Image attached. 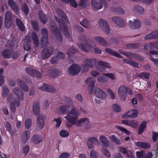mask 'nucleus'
<instances>
[{
	"label": "nucleus",
	"instance_id": "864d4df0",
	"mask_svg": "<svg viewBox=\"0 0 158 158\" xmlns=\"http://www.w3.org/2000/svg\"><path fill=\"white\" fill-rule=\"evenodd\" d=\"M105 75L107 76L108 79L109 78L112 80H114L116 78V76L114 73H106Z\"/></svg>",
	"mask_w": 158,
	"mask_h": 158
},
{
	"label": "nucleus",
	"instance_id": "423d86ee",
	"mask_svg": "<svg viewBox=\"0 0 158 158\" xmlns=\"http://www.w3.org/2000/svg\"><path fill=\"white\" fill-rule=\"evenodd\" d=\"M95 67L97 70L102 72L105 71V68H110L109 64L106 62L102 61H99Z\"/></svg>",
	"mask_w": 158,
	"mask_h": 158
},
{
	"label": "nucleus",
	"instance_id": "72a5a7b5",
	"mask_svg": "<svg viewBox=\"0 0 158 158\" xmlns=\"http://www.w3.org/2000/svg\"><path fill=\"white\" fill-rule=\"evenodd\" d=\"M39 17L40 21L43 23L45 24L47 22L46 16L45 15L42 11H40L39 12Z\"/></svg>",
	"mask_w": 158,
	"mask_h": 158
},
{
	"label": "nucleus",
	"instance_id": "1a4fd4ad",
	"mask_svg": "<svg viewBox=\"0 0 158 158\" xmlns=\"http://www.w3.org/2000/svg\"><path fill=\"white\" fill-rule=\"evenodd\" d=\"M121 123L125 125L131 127L133 128H136L138 127V123L135 120H123L121 121Z\"/></svg>",
	"mask_w": 158,
	"mask_h": 158
},
{
	"label": "nucleus",
	"instance_id": "e2e57ef3",
	"mask_svg": "<svg viewBox=\"0 0 158 158\" xmlns=\"http://www.w3.org/2000/svg\"><path fill=\"white\" fill-rule=\"evenodd\" d=\"M138 76L141 78L148 79L149 77V74L146 73H142L139 74Z\"/></svg>",
	"mask_w": 158,
	"mask_h": 158
},
{
	"label": "nucleus",
	"instance_id": "49530a36",
	"mask_svg": "<svg viewBox=\"0 0 158 158\" xmlns=\"http://www.w3.org/2000/svg\"><path fill=\"white\" fill-rule=\"evenodd\" d=\"M106 51L109 53L111 54L112 55L117 56L119 58H121L122 56L120 55L118 53L116 52H115L113 51L111 49H110L106 48Z\"/></svg>",
	"mask_w": 158,
	"mask_h": 158
},
{
	"label": "nucleus",
	"instance_id": "6e6552de",
	"mask_svg": "<svg viewBox=\"0 0 158 158\" xmlns=\"http://www.w3.org/2000/svg\"><path fill=\"white\" fill-rule=\"evenodd\" d=\"M12 16L9 11H7L5 15V25L6 27L9 29L12 25Z\"/></svg>",
	"mask_w": 158,
	"mask_h": 158
},
{
	"label": "nucleus",
	"instance_id": "37998d69",
	"mask_svg": "<svg viewBox=\"0 0 158 158\" xmlns=\"http://www.w3.org/2000/svg\"><path fill=\"white\" fill-rule=\"evenodd\" d=\"M112 20L113 22L120 26H121V24L123 23L122 20L120 18L117 17H113Z\"/></svg>",
	"mask_w": 158,
	"mask_h": 158
},
{
	"label": "nucleus",
	"instance_id": "69168bd1",
	"mask_svg": "<svg viewBox=\"0 0 158 158\" xmlns=\"http://www.w3.org/2000/svg\"><path fill=\"white\" fill-rule=\"evenodd\" d=\"M31 23L34 29L36 31H39V28L38 26V24L37 23L34 21H31Z\"/></svg>",
	"mask_w": 158,
	"mask_h": 158
},
{
	"label": "nucleus",
	"instance_id": "412c9836",
	"mask_svg": "<svg viewBox=\"0 0 158 158\" xmlns=\"http://www.w3.org/2000/svg\"><path fill=\"white\" fill-rule=\"evenodd\" d=\"M25 70L28 74L31 75L33 76L35 75L36 77L39 78L42 77V75L40 73L35 70L30 68H26L25 69Z\"/></svg>",
	"mask_w": 158,
	"mask_h": 158
},
{
	"label": "nucleus",
	"instance_id": "a19ab883",
	"mask_svg": "<svg viewBox=\"0 0 158 158\" xmlns=\"http://www.w3.org/2000/svg\"><path fill=\"white\" fill-rule=\"evenodd\" d=\"M9 90L8 88L5 86L2 88V95L4 98H6L8 95Z\"/></svg>",
	"mask_w": 158,
	"mask_h": 158
},
{
	"label": "nucleus",
	"instance_id": "7c9ffc66",
	"mask_svg": "<svg viewBox=\"0 0 158 158\" xmlns=\"http://www.w3.org/2000/svg\"><path fill=\"white\" fill-rule=\"evenodd\" d=\"M15 104L17 106H19L20 101L18 99L16 98L15 99V103L14 102H11L10 103V107L12 111L13 112H15Z\"/></svg>",
	"mask_w": 158,
	"mask_h": 158
},
{
	"label": "nucleus",
	"instance_id": "aec40b11",
	"mask_svg": "<svg viewBox=\"0 0 158 158\" xmlns=\"http://www.w3.org/2000/svg\"><path fill=\"white\" fill-rule=\"evenodd\" d=\"M8 4L16 14L19 13V10L15 3L13 0H9Z\"/></svg>",
	"mask_w": 158,
	"mask_h": 158
},
{
	"label": "nucleus",
	"instance_id": "a878e982",
	"mask_svg": "<svg viewBox=\"0 0 158 158\" xmlns=\"http://www.w3.org/2000/svg\"><path fill=\"white\" fill-rule=\"evenodd\" d=\"M129 25L130 26L133 27L135 28H139L141 26V23L138 19H136L134 21L133 23L130 21L128 23Z\"/></svg>",
	"mask_w": 158,
	"mask_h": 158
},
{
	"label": "nucleus",
	"instance_id": "b1692460",
	"mask_svg": "<svg viewBox=\"0 0 158 158\" xmlns=\"http://www.w3.org/2000/svg\"><path fill=\"white\" fill-rule=\"evenodd\" d=\"M40 89L41 90L47 91L50 92H53L55 90L54 89L52 86L45 84H43L42 87H40Z\"/></svg>",
	"mask_w": 158,
	"mask_h": 158
},
{
	"label": "nucleus",
	"instance_id": "ddd939ff",
	"mask_svg": "<svg viewBox=\"0 0 158 158\" xmlns=\"http://www.w3.org/2000/svg\"><path fill=\"white\" fill-rule=\"evenodd\" d=\"M99 141L103 147L106 148L109 147V141L105 136L103 135H100L99 137Z\"/></svg>",
	"mask_w": 158,
	"mask_h": 158
},
{
	"label": "nucleus",
	"instance_id": "5fc2aeb1",
	"mask_svg": "<svg viewBox=\"0 0 158 158\" xmlns=\"http://www.w3.org/2000/svg\"><path fill=\"white\" fill-rule=\"evenodd\" d=\"M76 52V50L73 47H71L67 52V54L69 57H70L72 55Z\"/></svg>",
	"mask_w": 158,
	"mask_h": 158
},
{
	"label": "nucleus",
	"instance_id": "a18cd8bd",
	"mask_svg": "<svg viewBox=\"0 0 158 158\" xmlns=\"http://www.w3.org/2000/svg\"><path fill=\"white\" fill-rule=\"evenodd\" d=\"M115 127L117 129L120 130L122 132H123L127 135H130V132L126 129L122 127H120L118 126H116Z\"/></svg>",
	"mask_w": 158,
	"mask_h": 158
},
{
	"label": "nucleus",
	"instance_id": "2f4dec72",
	"mask_svg": "<svg viewBox=\"0 0 158 158\" xmlns=\"http://www.w3.org/2000/svg\"><path fill=\"white\" fill-rule=\"evenodd\" d=\"M97 81L100 82L106 83L108 81L109 79L107 78V76L105 75V73H104L103 75L98 76Z\"/></svg>",
	"mask_w": 158,
	"mask_h": 158
},
{
	"label": "nucleus",
	"instance_id": "0e129e2a",
	"mask_svg": "<svg viewBox=\"0 0 158 158\" xmlns=\"http://www.w3.org/2000/svg\"><path fill=\"white\" fill-rule=\"evenodd\" d=\"M30 150V147L28 145L24 146L23 148V152L24 154H27L29 152Z\"/></svg>",
	"mask_w": 158,
	"mask_h": 158
},
{
	"label": "nucleus",
	"instance_id": "ea45409f",
	"mask_svg": "<svg viewBox=\"0 0 158 158\" xmlns=\"http://www.w3.org/2000/svg\"><path fill=\"white\" fill-rule=\"evenodd\" d=\"M16 21L17 24L19 29L21 31H24L25 29V27L21 21L19 19H16Z\"/></svg>",
	"mask_w": 158,
	"mask_h": 158
},
{
	"label": "nucleus",
	"instance_id": "9d476101",
	"mask_svg": "<svg viewBox=\"0 0 158 158\" xmlns=\"http://www.w3.org/2000/svg\"><path fill=\"white\" fill-rule=\"evenodd\" d=\"M95 82V81L93 78L91 77H88L86 79V83L88 84L89 83L88 87V90L89 93H92L93 92Z\"/></svg>",
	"mask_w": 158,
	"mask_h": 158
},
{
	"label": "nucleus",
	"instance_id": "13d9d810",
	"mask_svg": "<svg viewBox=\"0 0 158 158\" xmlns=\"http://www.w3.org/2000/svg\"><path fill=\"white\" fill-rule=\"evenodd\" d=\"M89 67H90L88 66L86 63H84V64H82V65L81 69L82 72L85 73L88 71Z\"/></svg>",
	"mask_w": 158,
	"mask_h": 158
},
{
	"label": "nucleus",
	"instance_id": "0eeeda50",
	"mask_svg": "<svg viewBox=\"0 0 158 158\" xmlns=\"http://www.w3.org/2000/svg\"><path fill=\"white\" fill-rule=\"evenodd\" d=\"M97 0H91V6L94 10H97L101 9L102 7L103 3H105V0H100L99 2H97Z\"/></svg>",
	"mask_w": 158,
	"mask_h": 158
},
{
	"label": "nucleus",
	"instance_id": "f3484780",
	"mask_svg": "<svg viewBox=\"0 0 158 158\" xmlns=\"http://www.w3.org/2000/svg\"><path fill=\"white\" fill-rule=\"evenodd\" d=\"M53 49L52 48H45L42 52V56L44 58H46L49 57L53 52Z\"/></svg>",
	"mask_w": 158,
	"mask_h": 158
},
{
	"label": "nucleus",
	"instance_id": "79ce46f5",
	"mask_svg": "<svg viewBox=\"0 0 158 158\" xmlns=\"http://www.w3.org/2000/svg\"><path fill=\"white\" fill-rule=\"evenodd\" d=\"M6 131H8L10 132L11 136H13L15 134V133L13 132L12 131L11 126L9 123L8 122H6Z\"/></svg>",
	"mask_w": 158,
	"mask_h": 158
},
{
	"label": "nucleus",
	"instance_id": "4468645a",
	"mask_svg": "<svg viewBox=\"0 0 158 158\" xmlns=\"http://www.w3.org/2000/svg\"><path fill=\"white\" fill-rule=\"evenodd\" d=\"M97 143H98L97 138L94 137H90L88 139L87 145L89 148L92 149L94 147V144Z\"/></svg>",
	"mask_w": 158,
	"mask_h": 158
},
{
	"label": "nucleus",
	"instance_id": "338daca9",
	"mask_svg": "<svg viewBox=\"0 0 158 158\" xmlns=\"http://www.w3.org/2000/svg\"><path fill=\"white\" fill-rule=\"evenodd\" d=\"M131 103L134 107H136L137 106V102L136 98H133L131 100Z\"/></svg>",
	"mask_w": 158,
	"mask_h": 158
},
{
	"label": "nucleus",
	"instance_id": "dca6fc26",
	"mask_svg": "<svg viewBox=\"0 0 158 158\" xmlns=\"http://www.w3.org/2000/svg\"><path fill=\"white\" fill-rule=\"evenodd\" d=\"M94 93L97 97L101 99H104L106 97L105 93L98 88L95 89Z\"/></svg>",
	"mask_w": 158,
	"mask_h": 158
},
{
	"label": "nucleus",
	"instance_id": "c9c22d12",
	"mask_svg": "<svg viewBox=\"0 0 158 158\" xmlns=\"http://www.w3.org/2000/svg\"><path fill=\"white\" fill-rule=\"evenodd\" d=\"M31 37L35 45L37 46L39 44V39L37 35L34 32H32Z\"/></svg>",
	"mask_w": 158,
	"mask_h": 158
},
{
	"label": "nucleus",
	"instance_id": "5701e85b",
	"mask_svg": "<svg viewBox=\"0 0 158 158\" xmlns=\"http://www.w3.org/2000/svg\"><path fill=\"white\" fill-rule=\"evenodd\" d=\"M109 138L111 141L116 144L120 145L122 143V141L118 139L115 135H110Z\"/></svg>",
	"mask_w": 158,
	"mask_h": 158
},
{
	"label": "nucleus",
	"instance_id": "6ab92c4d",
	"mask_svg": "<svg viewBox=\"0 0 158 158\" xmlns=\"http://www.w3.org/2000/svg\"><path fill=\"white\" fill-rule=\"evenodd\" d=\"M13 92L20 99L23 100V94L19 88L15 87L13 89Z\"/></svg>",
	"mask_w": 158,
	"mask_h": 158
},
{
	"label": "nucleus",
	"instance_id": "bb28decb",
	"mask_svg": "<svg viewBox=\"0 0 158 158\" xmlns=\"http://www.w3.org/2000/svg\"><path fill=\"white\" fill-rule=\"evenodd\" d=\"M17 83L21 89L24 91L27 92L28 90V88L27 85L21 80L18 79L17 80Z\"/></svg>",
	"mask_w": 158,
	"mask_h": 158
},
{
	"label": "nucleus",
	"instance_id": "8fccbe9b",
	"mask_svg": "<svg viewBox=\"0 0 158 158\" xmlns=\"http://www.w3.org/2000/svg\"><path fill=\"white\" fill-rule=\"evenodd\" d=\"M2 55L5 58H9L11 57V53L8 50L4 51L2 53Z\"/></svg>",
	"mask_w": 158,
	"mask_h": 158
},
{
	"label": "nucleus",
	"instance_id": "473e14b6",
	"mask_svg": "<svg viewBox=\"0 0 158 158\" xmlns=\"http://www.w3.org/2000/svg\"><path fill=\"white\" fill-rule=\"evenodd\" d=\"M158 37V31H156L146 36L145 39H149Z\"/></svg>",
	"mask_w": 158,
	"mask_h": 158
},
{
	"label": "nucleus",
	"instance_id": "39448f33",
	"mask_svg": "<svg viewBox=\"0 0 158 158\" xmlns=\"http://www.w3.org/2000/svg\"><path fill=\"white\" fill-rule=\"evenodd\" d=\"M138 115V111L137 109H133L127 111L122 116L123 118H137Z\"/></svg>",
	"mask_w": 158,
	"mask_h": 158
},
{
	"label": "nucleus",
	"instance_id": "c03bdc74",
	"mask_svg": "<svg viewBox=\"0 0 158 158\" xmlns=\"http://www.w3.org/2000/svg\"><path fill=\"white\" fill-rule=\"evenodd\" d=\"M95 40L98 42L103 45H106V41L103 38L99 37L94 38Z\"/></svg>",
	"mask_w": 158,
	"mask_h": 158
},
{
	"label": "nucleus",
	"instance_id": "052dcab7",
	"mask_svg": "<svg viewBox=\"0 0 158 158\" xmlns=\"http://www.w3.org/2000/svg\"><path fill=\"white\" fill-rule=\"evenodd\" d=\"M145 153L143 151H140L136 152V156L137 158H143L145 156Z\"/></svg>",
	"mask_w": 158,
	"mask_h": 158
},
{
	"label": "nucleus",
	"instance_id": "f704fd0d",
	"mask_svg": "<svg viewBox=\"0 0 158 158\" xmlns=\"http://www.w3.org/2000/svg\"><path fill=\"white\" fill-rule=\"evenodd\" d=\"M96 60L95 59H86L84 61V63H86L90 67H93L96 63Z\"/></svg>",
	"mask_w": 158,
	"mask_h": 158
},
{
	"label": "nucleus",
	"instance_id": "603ef678",
	"mask_svg": "<svg viewBox=\"0 0 158 158\" xmlns=\"http://www.w3.org/2000/svg\"><path fill=\"white\" fill-rule=\"evenodd\" d=\"M32 124L31 121V119L28 118L26 119L25 122V127L27 128H29Z\"/></svg>",
	"mask_w": 158,
	"mask_h": 158
},
{
	"label": "nucleus",
	"instance_id": "680f3d73",
	"mask_svg": "<svg viewBox=\"0 0 158 158\" xmlns=\"http://www.w3.org/2000/svg\"><path fill=\"white\" fill-rule=\"evenodd\" d=\"M3 71L2 69H0V86L2 85L4 82V77L2 75Z\"/></svg>",
	"mask_w": 158,
	"mask_h": 158
},
{
	"label": "nucleus",
	"instance_id": "3c124183",
	"mask_svg": "<svg viewBox=\"0 0 158 158\" xmlns=\"http://www.w3.org/2000/svg\"><path fill=\"white\" fill-rule=\"evenodd\" d=\"M60 135L62 137H66L68 136L69 133L68 131L65 130H62L60 131Z\"/></svg>",
	"mask_w": 158,
	"mask_h": 158
},
{
	"label": "nucleus",
	"instance_id": "4d7b16f0",
	"mask_svg": "<svg viewBox=\"0 0 158 158\" xmlns=\"http://www.w3.org/2000/svg\"><path fill=\"white\" fill-rule=\"evenodd\" d=\"M22 10L25 14H27L29 11V9L27 5L25 4H23L21 7Z\"/></svg>",
	"mask_w": 158,
	"mask_h": 158
},
{
	"label": "nucleus",
	"instance_id": "de8ad7c7",
	"mask_svg": "<svg viewBox=\"0 0 158 158\" xmlns=\"http://www.w3.org/2000/svg\"><path fill=\"white\" fill-rule=\"evenodd\" d=\"M89 157L90 158H98V153L95 150H92L90 152Z\"/></svg>",
	"mask_w": 158,
	"mask_h": 158
},
{
	"label": "nucleus",
	"instance_id": "bf43d9fd",
	"mask_svg": "<svg viewBox=\"0 0 158 158\" xmlns=\"http://www.w3.org/2000/svg\"><path fill=\"white\" fill-rule=\"evenodd\" d=\"M124 60L126 63L132 65L135 67H137L138 66V64L136 63L129 60Z\"/></svg>",
	"mask_w": 158,
	"mask_h": 158
},
{
	"label": "nucleus",
	"instance_id": "09e8293b",
	"mask_svg": "<svg viewBox=\"0 0 158 158\" xmlns=\"http://www.w3.org/2000/svg\"><path fill=\"white\" fill-rule=\"evenodd\" d=\"M101 151L106 157L109 158L110 157V153L106 149L103 148H102Z\"/></svg>",
	"mask_w": 158,
	"mask_h": 158
},
{
	"label": "nucleus",
	"instance_id": "c85d7f7f",
	"mask_svg": "<svg viewBox=\"0 0 158 158\" xmlns=\"http://www.w3.org/2000/svg\"><path fill=\"white\" fill-rule=\"evenodd\" d=\"M147 122L144 121L142 122L139 124L138 129V133L140 134L142 133L144 131L146 127Z\"/></svg>",
	"mask_w": 158,
	"mask_h": 158
},
{
	"label": "nucleus",
	"instance_id": "7ed1b4c3",
	"mask_svg": "<svg viewBox=\"0 0 158 158\" xmlns=\"http://www.w3.org/2000/svg\"><path fill=\"white\" fill-rule=\"evenodd\" d=\"M79 48L83 51L86 52L91 51L94 52L96 53H100L101 52V50L97 48H94L93 50L91 46L87 43H81L79 45Z\"/></svg>",
	"mask_w": 158,
	"mask_h": 158
},
{
	"label": "nucleus",
	"instance_id": "58836bf2",
	"mask_svg": "<svg viewBox=\"0 0 158 158\" xmlns=\"http://www.w3.org/2000/svg\"><path fill=\"white\" fill-rule=\"evenodd\" d=\"M33 112L35 114H38L40 111L39 105L37 103H34L33 106Z\"/></svg>",
	"mask_w": 158,
	"mask_h": 158
},
{
	"label": "nucleus",
	"instance_id": "a211bd4d",
	"mask_svg": "<svg viewBox=\"0 0 158 158\" xmlns=\"http://www.w3.org/2000/svg\"><path fill=\"white\" fill-rule=\"evenodd\" d=\"M44 117L40 115L38 116L37 123L38 127L40 129L43 128L44 125Z\"/></svg>",
	"mask_w": 158,
	"mask_h": 158
},
{
	"label": "nucleus",
	"instance_id": "f8f14e48",
	"mask_svg": "<svg viewBox=\"0 0 158 158\" xmlns=\"http://www.w3.org/2000/svg\"><path fill=\"white\" fill-rule=\"evenodd\" d=\"M41 33L42 37L41 39V41L43 44L45 46L48 45V31L45 28H43L42 30Z\"/></svg>",
	"mask_w": 158,
	"mask_h": 158
},
{
	"label": "nucleus",
	"instance_id": "f03ea898",
	"mask_svg": "<svg viewBox=\"0 0 158 158\" xmlns=\"http://www.w3.org/2000/svg\"><path fill=\"white\" fill-rule=\"evenodd\" d=\"M55 17L56 21L60 23H62L63 25V27H62L61 31H62L63 29V31H64V34L67 35L68 33L67 28L64 23V21H66L67 20V19L65 14L60 10L57 9L56 10Z\"/></svg>",
	"mask_w": 158,
	"mask_h": 158
},
{
	"label": "nucleus",
	"instance_id": "9b49d317",
	"mask_svg": "<svg viewBox=\"0 0 158 158\" xmlns=\"http://www.w3.org/2000/svg\"><path fill=\"white\" fill-rule=\"evenodd\" d=\"M80 70L81 68L79 65L73 64L69 68V72L71 74L75 75L79 73Z\"/></svg>",
	"mask_w": 158,
	"mask_h": 158
},
{
	"label": "nucleus",
	"instance_id": "20e7f679",
	"mask_svg": "<svg viewBox=\"0 0 158 158\" xmlns=\"http://www.w3.org/2000/svg\"><path fill=\"white\" fill-rule=\"evenodd\" d=\"M128 88L124 85H121L119 87L118 89V95L122 101H125L127 96V93Z\"/></svg>",
	"mask_w": 158,
	"mask_h": 158
},
{
	"label": "nucleus",
	"instance_id": "cd10ccee",
	"mask_svg": "<svg viewBox=\"0 0 158 158\" xmlns=\"http://www.w3.org/2000/svg\"><path fill=\"white\" fill-rule=\"evenodd\" d=\"M43 140L42 137L40 135H34L32 138V141L35 143H39Z\"/></svg>",
	"mask_w": 158,
	"mask_h": 158
},
{
	"label": "nucleus",
	"instance_id": "6e6d98bb",
	"mask_svg": "<svg viewBox=\"0 0 158 158\" xmlns=\"http://www.w3.org/2000/svg\"><path fill=\"white\" fill-rule=\"evenodd\" d=\"M112 109L114 111L117 112H120L121 109L120 107L118 104H114L112 106Z\"/></svg>",
	"mask_w": 158,
	"mask_h": 158
},
{
	"label": "nucleus",
	"instance_id": "c756f323",
	"mask_svg": "<svg viewBox=\"0 0 158 158\" xmlns=\"http://www.w3.org/2000/svg\"><path fill=\"white\" fill-rule=\"evenodd\" d=\"M30 132L29 131H25L22 136V140L24 143L27 141L30 137Z\"/></svg>",
	"mask_w": 158,
	"mask_h": 158
},
{
	"label": "nucleus",
	"instance_id": "f257e3e1",
	"mask_svg": "<svg viewBox=\"0 0 158 158\" xmlns=\"http://www.w3.org/2000/svg\"><path fill=\"white\" fill-rule=\"evenodd\" d=\"M80 114L78 109L73 108L69 112L68 114L64 117L68 121L76 126L80 127L82 123L89 125V121L88 118H85L78 120V116Z\"/></svg>",
	"mask_w": 158,
	"mask_h": 158
},
{
	"label": "nucleus",
	"instance_id": "4c0bfd02",
	"mask_svg": "<svg viewBox=\"0 0 158 158\" xmlns=\"http://www.w3.org/2000/svg\"><path fill=\"white\" fill-rule=\"evenodd\" d=\"M119 52L125 55L127 57L130 58H137L136 55L134 53H131V52H127L125 51H119Z\"/></svg>",
	"mask_w": 158,
	"mask_h": 158
},
{
	"label": "nucleus",
	"instance_id": "2eb2a0df",
	"mask_svg": "<svg viewBox=\"0 0 158 158\" xmlns=\"http://www.w3.org/2000/svg\"><path fill=\"white\" fill-rule=\"evenodd\" d=\"M99 24L101 28L105 31V32L108 34L110 32V29L109 27L106 22L102 19H100L99 21Z\"/></svg>",
	"mask_w": 158,
	"mask_h": 158
},
{
	"label": "nucleus",
	"instance_id": "e433bc0d",
	"mask_svg": "<svg viewBox=\"0 0 158 158\" xmlns=\"http://www.w3.org/2000/svg\"><path fill=\"white\" fill-rule=\"evenodd\" d=\"M89 2L88 0H80L78 3V6L81 7H85L89 5Z\"/></svg>",
	"mask_w": 158,
	"mask_h": 158
},
{
	"label": "nucleus",
	"instance_id": "393cba45",
	"mask_svg": "<svg viewBox=\"0 0 158 158\" xmlns=\"http://www.w3.org/2000/svg\"><path fill=\"white\" fill-rule=\"evenodd\" d=\"M69 109L67 105L61 106L56 108V110L59 113L64 114L66 113Z\"/></svg>",
	"mask_w": 158,
	"mask_h": 158
},
{
	"label": "nucleus",
	"instance_id": "774afa93",
	"mask_svg": "<svg viewBox=\"0 0 158 158\" xmlns=\"http://www.w3.org/2000/svg\"><path fill=\"white\" fill-rule=\"evenodd\" d=\"M135 9L140 13H143L144 11V8L141 6H137L135 7Z\"/></svg>",
	"mask_w": 158,
	"mask_h": 158
},
{
	"label": "nucleus",
	"instance_id": "4be33fe9",
	"mask_svg": "<svg viewBox=\"0 0 158 158\" xmlns=\"http://www.w3.org/2000/svg\"><path fill=\"white\" fill-rule=\"evenodd\" d=\"M135 144L138 147L144 149H148L151 148V145L148 143L141 142H135Z\"/></svg>",
	"mask_w": 158,
	"mask_h": 158
}]
</instances>
